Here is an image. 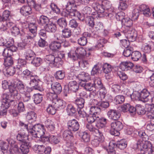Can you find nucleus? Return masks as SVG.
Instances as JSON below:
<instances>
[{"label": "nucleus", "mask_w": 154, "mask_h": 154, "mask_svg": "<svg viewBox=\"0 0 154 154\" xmlns=\"http://www.w3.org/2000/svg\"><path fill=\"white\" fill-rule=\"evenodd\" d=\"M29 131L33 137L40 138L39 140L43 143L47 144L50 141V136L45 134L44 126L40 124L34 125Z\"/></svg>", "instance_id": "nucleus-1"}, {"label": "nucleus", "mask_w": 154, "mask_h": 154, "mask_svg": "<svg viewBox=\"0 0 154 154\" xmlns=\"http://www.w3.org/2000/svg\"><path fill=\"white\" fill-rule=\"evenodd\" d=\"M17 89L20 93H24L26 89L25 85L23 82L19 81L16 83L14 81H11V85L10 86L9 92L11 94L14 96L15 100H19L21 99V96L20 93H18Z\"/></svg>", "instance_id": "nucleus-2"}, {"label": "nucleus", "mask_w": 154, "mask_h": 154, "mask_svg": "<svg viewBox=\"0 0 154 154\" xmlns=\"http://www.w3.org/2000/svg\"><path fill=\"white\" fill-rule=\"evenodd\" d=\"M138 133L139 136L142 138L144 142L140 143V142H138L137 143V147L139 148L140 146H142V149H143V151H142V152H144L145 154L147 151L148 149H150L151 147L152 144L150 142L147 141L149 139L148 136L143 131H138Z\"/></svg>", "instance_id": "nucleus-3"}, {"label": "nucleus", "mask_w": 154, "mask_h": 154, "mask_svg": "<svg viewBox=\"0 0 154 154\" xmlns=\"http://www.w3.org/2000/svg\"><path fill=\"white\" fill-rule=\"evenodd\" d=\"M14 98L13 95L4 94L2 96V107L8 109L11 104L16 105L17 101Z\"/></svg>", "instance_id": "nucleus-4"}, {"label": "nucleus", "mask_w": 154, "mask_h": 154, "mask_svg": "<svg viewBox=\"0 0 154 154\" xmlns=\"http://www.w3.org/2000/svg\"><path fill=\"white\" fill-rule=\"evenodd\" d=\"M63 16L65 17L71 18L73 17H76L79 20L83 21V17L81 13L76 9V8H71L69 9H66L62 13Z\"/></svg>", "instance_id": "nucleus-5"}, {"label": "nucleus", "mask_w": 154, "mask_h": 154, "mask_svg": "<svg viewBox=\"0 0 154 154\" xmlns=\"http://www.w3.org/2000/svg\"><path fill=\"white\" fill-rule=\"evenodd\" d=\"M69 77L70 80H73L76 79L79 81V82H81L82 84L87 82L90 79V75L87 73L84 72H81L77 76L74 74L73 72H71L69 75Z\"/></svg>", "instance_id": "nucleus-6"}, {"label": "nucleus", "mask_w": 154, "mask_h": 154, "mask_svg": "<svg viewBox=\"0 0 154 154\" xmlns=\"http://www.w3.org/2000/svg\"><path fill=\"white\" fill-rule=\"evenodd\" d=\"M86 128L91 132L94 136V138L103 141L104 140V137L102 132L100 130L96 129L93 127L91 124H87L86 125Z\"/></svg>", "instance_id": "nucleus-7"}, {"label": "nucleus", "mask_w": 154, "mask_h": 154, "mask_svg": "<svg viewBox=\"0 0 154 154\" xmlns=\"http://www.w3.org/2000/svg\"><path fill=\"white\" fill-rule=\"evenodd\" d=\"M85 54V50L82 47H78L75 51H72L68 53L69 56L74 60H76Z\"/></svg>", "instance_id": "nucleus-8"}, {"label": "nucleus", "mask_w": 154, "mask_h": 154, "mask_svg": "<svg viewBox=\"0 0 154 154\" xmlns=\"http://www.w3.org/2000/svg\"><path fill=\"white\" fill-rule=\"evenodd\" d=\"M111 129L110 130V133L112 135L117 136L119 134V131L123 128L122 123L119 121H117L112 122L111 124Z\"/></svg>", "instance_id": "nucleus-9"}, {"label": "nucleus", "mask_w": 154, "mask_h": 154, "mask_svg": "<svg viewBox=\"0 0 154 154\" xmlns=\"http://www.w3.org/2000/svg\"><path fill=\"white\" fill-rule=\"evenodd\" d=\"M123 32L126 37L130 41L133 42L136 40L137 33V32L133 28H130L128 29H124Z\"/></svg>", "instance_id": "nucleus-10"}, {"label": "nucleus", "mask_w": 154, "mask_h": 154, "mask_svg": "<svg viewBox=\"0 0 154 154\" xmlns=\"http://www.w3.org/2000/svg\"><path fill=\"white\" fill-rule=\"evenodd\" d=\"M67 127L69 130L75 132L79 130L80 125L77 120L73 119L69 120L67 122Z\"/></svg>", "instance_id": "nucleus-11"}, {"label": "nucleus", "mask_w": 154, "mask_h": 154, "mask_svg": "<svg viewBox=\"0 0 154 154\" xmlns=\"http://www.w3.org/2000/svg\"><path fill=\"white\" fill-rule=\"evenodd\" d=\"M150 92L146 89H143L140 93L138 94L139 100L144 102H147L149 100V95Z\"/></svg>", "instance_id": "nucleus-12"}, {"label": "nucleus", "mask_w": 154, "mask_h": 154, "mask_svg": "<svg viewBox=\"0 0 154 154\" xmlns=\"http://www.w3.org/2000/svg\"><path fill=\"white\" fill-rule=\"evenodd\" d=\"M95 9L97 12L98 14L100 15V14H102V16H106V14L107 13V11H106V9L101 5L97 2H94L93 4Z\"/></svg>", "instance_id": "nucleus-13"}, {"label": "nucleus", "mask_w": 154, "mask_h": 154, "mask_svg": "<svg viewBox=\"0 0 154 154\" xmlns=\"http://www.w3.org/2000/svg\"><path fill=\"white\" fill-rule=\"evenodd\" d=\"M98 106H91V111L93 109L98 110L97 112H100L101 110H103L107 108L109 106V103L107 101H101L98 103L97 104Z\"/></svg>", "instance_id": "nucleus-14"}, {"label": "nucleus", "mask_w": 154, "mask_h": 154, "mask_svg": "<svg viewBox=\"0 0 154 154\" xmlns=\"http://www.w3.org/2000/svg\"><path fill=\"white\" fill-rule=\"evenodd\" d=\"M52 104L57 110L63 109L66 105V102L60 99H55L54 102H52Z\"/></svg>", "instance_id": "nucleus-15"}, {"label": "nucleus", "mask_w": 154, "mask_h": 154, "mask_svg": "<svg viewBox=\"0 0 154 154\" xmlns=\"http://www.w3.org/2000/svg\"><path fill=\"white\" fill-rule=\"evenodd\" d=\"M37 76L33 75L30 79V85L32 87L30 89L32 90V88L35 90H40L41 88L38 85L39 80L36 78Z\"/></svg>", "instance_id": "nucleus-16"}, {"label": "nucleus", "mask_w": 154, "mask_h": 154, "mask_svg": "<svg viewBox=\"0 0 154 154\" xmlns=\"http://www.w3.org/2000/svg\"><path fill=\"white\" fill-rule=\"evenodd\" d=\"M107 115L108 117L113 120H116L120 118L121 114L118 111L115 109H110L107 112Z\"/></svg>", "instance_id": "nucleus-17"}, {"label": "nucleus", "mask_w": 154, "mask_h": 154, "mask_svg": "<svg viewBox=\"0 0 154 154\" xmlns=\"http://www.w3.org/2000/svg\"><path fill=\"white\" fill-rule=\"evenodd\" d=\"M91 34L88 32H85L82 36L78 40V44L81 46H84L88 42L87 37H90Z\"/></svg>", "instance_id": "nucleus-18"}, {"label": "nucleus", "mask_w": 154, "mask_h": 154, "mask_svg": "<svg viewBox=\"0 0 154 154\" xmlns=\"http://www.w3.org/2000/svg\"><path fill=\"white\" fill-rule=\"evenodd\" d=\"M51 89L56 94H60L62 91V87L60 84L58 82H55L52 83H50Z\"/></svg>", "instance_id": "nucleus-19"}, {"label": "nucleus", "mask_w": 154, "mask_h": 154, "mask_svg": "<svg viewBox=\"0 0 154 154\" xmlns=\"http://www.w3.org/2000/svg\"><path fill=\"white\" fill-rule=\"evenodd\" d=\"M68 91L66 93H69V91L75 92L78 90L79 88V84L75 81H72L69 82L68 85Z\"/></svg>", "instance_id": "nucleus-20"}, {"label": "nucleus", "mask_w": 154, "mask_h": 154, "mask_svg": "<svg viewBox=\"0 0 154 154\" xmlns=\"http://www.w3.org/2000/svg\"><path fill=\"white\" fill-rule=\"evenodd\" d=\"M49 21V18L47 16L43 15L40 16L37 19V22L39 25L44 27L48 24Z\"/></svg>", "instance_id": "nucleus-21"}, {"label": "nucleus", "mask_w": 154, "mask_h": 154, "mask_svg": "<svg viewBox=\"0 0 154 154\" xmlns=\"http://www.w3.org/2000/svg\"><path fill=\"white\" fill-rule=\"evenodd\" d=\"M122 24L125 26L124 29H128L130 28H133V24L132 20L129 18H125L122 21Z\"/></svg>", "instance_id": "nucleus-22"}, {"label": "nucleus", "mask_w": 154, "mask_h": 154, "mask_svg": "<svg viewBox=\"0 0 154 154\" xmlns=\"http://www.w3.org/2000/svg\"><path fill=\"white\" fill-rule=\"evenodd\" d=\"M99 112H94L93 114H90L88 116L87 118V121L88 123L90 124L92 123L95 121H97V119L99 118Z\"/></svg>", "instance_id": "nucleus-23"}, {"label": "nucleus", "mask_w": 154, "mask_h": 154, "mask_svg": "<svg viewBox=\"0 0 154 154\" xmlns=\"http://www.w3.org/2000/svg\"><path fill=\"white\" fill-rule=\"evenodd\" d=\"M20 12L22 15L26 16L32 13L31 7L29 6H23L20 9Z\"/></svg>", "instance_id": "nucleus-24"}, {"label": "nucleus", "mask_w": 154, "mask_h": 154, "mask_svg": "<svg viewBox=\"0 0 154 154\" xmlns=\"http://www.w3.org/2000/svg\"><path fill=\"white\" fill-rule=\"evenodd\" d=\"M133 66V64L130 62H125L122 63L120 65V68L122 71L127 70L131 69Z\"/></svg>", "instance_id": "nucleus-25"}, {"label": "nucleus", "mask_w": 154, "mask_h": 154, "mask_svg": "<svg viewBox=\"0 0 154 154\" xmlns=\"http://www.w3.org/2000/svg\"><path fill=\"white\" fill-rule=\"evenodd\" d=\"M29 143L26 142L22 143L20 147L22 154H27L29 151Z\"/></svg>", "instance_id": "nucleus-26"}, {"label": "nucleus", "mask_w": 154, "mask_h": 154, "mask_svg": "<svg viewBox=\"0 0 154 154\" xmlns=\"http://www.w3.org/2000/svg\"><path fill=\"white\" fill-rule=\"evenodd\" d=\"M107 120L104 118L97 119L96 126L99 129L104 127L107 123Z\"/></svg>", "instance_id": "nucleus-27"}, {"label": "nucleus", "mask_w": 154, "mask_h": 154, "mask_svg": "<svg viewBox=\"0 0 154 154\" xmlns=\"http://www.w3.org/2000/svg\"><path fill=\"white\" fill-rule=\"evenodd\" d=\"M139 10L146 16H149L151 14L149 8L144 5H142L139 6Z\"/></svg>", "instance_id": "nucleus-28"}, {"label": "nucleus", "mask_w": 154, "mask_h": 154, "mask_svg": "<svg viewBox=\"0 0 154 154\" xmlns=\"http://www.w3.org/2000/svg\"><path fill=\"white\" fill-rule=\"evenodd\" d=\"M27 138V136L24 131L20 130L19 131L18 133L17 137V139L20 141L22 143L27 142L26 139Z\"/></svg>", "instance_id": "nucleus-29"}, {"label": "nucleus", "mask_w": 154, "mask_h": 154, "mask_svg": "<svg viewBox=\"0 0 154 154\" xmlns=\"http://www.w3.org/2000/svg\"><path fill=\"white\" fill-rule=\"evenodd\" d=\"M10 17V12L8 10H5L3 12L2 16L0 15V22H5L8 20Z\"/></svg>", "instance_id": "nucleus-30"}, {"label": "nucleus", "mask_w": 154, "mask_h": 154, "mask_svg": "<svg viewBox=\"0 0 154 154\" xmlns=\"http://www.w3.org/2000/svg\"><path fill=\"white\" fill-rule=\"evenodd\" d=\"M72 131L70 130L65 131L63 133V136L64 140L70 141L73 138V136Z\"/></svg>", "instance_id": "nucleus-31"}, {"label": "nucleus", "mask_w": 154, "mask_h": 154, "mask_svg": "<svg viewBox=\"0 0 154 154\" xmlns=\"http://www.w3.org/2000/svg\"><path fill=\"white\" fill-rule=\"evenodd\" d=\"M94 85L95 88L98 90L104 89L105 87L101 83V80L99 78H96L94 81Z\"/></svg>", "instance_id": "nucleus-32"}, {"label": "nucleus", "mask_w": 154, "mask_h": 154, "mask_svg": "<svg viewBox=\"0 0 154 154\" xmlns=\"http://www.w3.org/2000/svg\"><path fill=\"white\" fill-rule=\"evenodd\" d=\"M35 54L31 50L26 51L24 53L23 56L26 60H30L32 59L34 57Z\"/></svg>", "instance_id": "nucleus-33"}, {"label": "nucleus", "mask_w": 154, "mask_h": 154, "mask_svg": "<svg viewBox=\"0 0 154 154\" xmlns=\"http://www.w3.org/2000/svg\"><path fill=\"white\" fill-rule=\"evenodd\" d=\"M49 47L53 51H57L61 48V43L57 41H53L50 45Z\"/></svg>", "instance_id": "nucleus-34"}, {"label": "nucleus", "mask_w": 154, "mask_h": 154, "mask_svg": "<svg viewBox=\"0 0 154 154\" xmlns=\"http://www.w3.org/2000/svg\"><path fill=\"white\" fill-rule=\"evenodd\" d=\"M44 28L46 31L49 32H55L57 29L56 25L52 23L48 24Z\"/></svg>", "instance_id": "nucleus-35"}, {"label": "nucleus", "mask_w": 154, "mask_h": 154, "mask_svg": "<svg viewBox=\"0 0 154 154\" xmlns=\"http://www.w3.org/2000/svg\"><path fill=\"white\" fill-rule=\"evenodd\" d=\"M79 84L82 86L85 89L88 91H92L94 88H95L94 84L90 83H86L85 82L82 84L81 82H79Z\"/></svg>", "instance_id": "nucleus-36"}, {"label": "nucleus", "mask_w": 154, "mask_h": 154, "mask_svg": "<svg viewBox=\"0 0 154 154\" xmlns=\"http://www.w3.org/2000/svg\"><path fill=\"white\" fill-rule=\"evenodd\" d=\"M53 63V67L59 68L62 66L63 63V61L60 57L58 56L56 57H54Z\"/></svg>", "instance_id": "nucleus-37"}, {"label": "nucleus", "mask_w": 154, "mask_h": 154, "mask_svg": "<svg viewBox=\"0 0 154 154\" xmlns=\"http://www.w3.org/2000/svg\"><path fill=\"white\" fill-rule=\"evenodd\" d=\"M66 110L68 115L71 116H73L76 112V108L71 104H69L67 105Z\"/></svg>", "instance_id": "nucleus-38"}, {"label": "nucleus", "mask_w": 154, "mask_h": 154, "mask_svg": "<svg viewBox=\"0 0 154 154\" xmlns=\"http://www.w3.org/2000/svg\"><path fill=\"white\" fill-rule=\"evenodd\" d=\"M75 102L78 108V109H82L84 107L85 101L83 98H77L75 100Z\"/></svg>", "instance_id": "nucleus-39"}, {"label": "nucleus", "mask_w": 154, "mask_h": 154, "mask_svg": "<svg viewBox=\"0 0 154 154\" xmlns=\"http://www.w3.org/2000/svg\"><path fill=\"white\" fill-rule=\"evenodd\" d=\"M102 6L106 9V11H109L111 12L112 9L111 8V4L110 2L107 0H104L102 2Z\"/></svg>", "instance_id": "nucleus-40"}, {"label": "nucleus", "mask_w": 154, "mask_h": 154, "mask_svg": "<svg viewBox=\"0 0 154 154\" xmlns=\"http://www.w3.org/2000/svg\"><path fill=\"white\" fill-rule=\"evenodd\" d=\"M57 23L59 26L62 28H65L67 26V22L66 19L61 18L58 19Z\"/></svg>", "instance_id": "nucleus-41"}, {"label": "nucleus", "mask_w": 154, "mask_h": 154, "mask_svg": "<svg viewBox=\"0 0 154 154\" xmlns=\"http://www.w3.org/2000/svg\"><path fill=\"white\" fill-rule=\"evenodd\" d=\"M151 47L150 45L147 43L143 44L141 47L142 51L145 53H149L151 51Z\"/></svg>", "instance_id": "nucleus-42"}, {"label": "nucleus", "mask_w": 154, "mask_h": 154, "mask_svg": "<svg viewBox=\"0 0 154 154\" xmlns=\"http://www.w3.org/2000/svg\"><path fill=\"white\" fill-rule=\"evenodd\" d=\"M102 68L103 72L106 74L110 72L113 69V67L110 64L107 63L103 65Z\"/></svg>", "instance_id": "nucleus-43"}, {"label": "nucleus", "mask_w": 154, "mask_h": 154, "mask_svg": "<svg viewBox=\"0 0 154 154\" xmlns=\"http://www.w3.org/2000/svg\"><path fill=\"white\" fill-rule=\"evenodd\" d=\"M55 78L57 80H62L64 79L65 74L62 70H59L56 72L54 75Z\"/></svg>", "instance_id": "nucleus-44"}, {"label": "nucleus", "mask_w": 154, "mask_h": 154, "mask_svg": "<svg viewBox=\"0 0 154 154\" xmlns=\"http://www.w3.org/2000/svg\"><path fill=\"white\" fill-rule=\"evenodd\" d=\"M54 56L52 54L47 55L46 56V62L48 63V66L53 67V63L54 59Z\"/></svg>", "instance_id": "nucleus-45"}, {"label": "nucleus", "mask_w": 154, "mask_h": 154, "mask_svg": "<svg viewBox=\"0 0 154 154\" xmlns=\"http://www.w3.org/2000/svg\"><path fill=\"white\" fill-rule=\"evenodd\" d=\"M32 59L31 63L35 66H38L42 63V60L40 57H34Z\"/></svg>", "instance_id": "nucleus-46"}, {"label": "nucleus", "mask_w": 154, "mask_h": 154, "mask_svg": "<svg viewBox=\"0 0 154 154\" xmlns=\"http://www.w3.org/2000/svg\"><path fill=\"white\" fill-rule=\"evenodd\" d=\"M116 146L120 149H123L126 147L127 143L125 140H122L118 142Z\"/></svg>", "instance_id": "nucleus-47"}, {"label": "nucleus", "mask_w": 154, "mask_h": 154, "mask_svg": "<svg viewBox=\"0 0 154 154\" xmlns=\"http://www.w3.org/2000/svg\"><path fill=\"white\" fill-rule=\"evenodd\" d=\"M42 95L39 93L34 94V102L36 104L40 103L42 101Z\"/></svg>", "instance_id": "nucleus-48"}, {"label": "nucleus", "mask_w": 154, "mask_h": 154, "mask_svg": "<svg viewBox=\"0 0 154 154\" xmlns=\"http://www.w3.org/2000/svg\"><path fill=\"white\" fill-rule=\"evenodd\" d=\"M85 21L86 24L91 27L94 26L95 24L94 20L93 17L91 16L87 17L85 18Z\"/></svg>", "instance_id": "nucleus-49"}, {"label": "nucleus", "mask_w": 154, "mask_h": 154, "mask_svg": "<svg viewBox=\"0 0 154 154\" xmlns=\"http://www.w3.org/2000/svg\"><path fill=\"white\" fill-rule=\"evenodd\" d=\"M45 146L43 145H35L34 146V149L36 152L40 154L44 153Z\"/></svg>", "instance_id": "nucleus-50"}, {"label": "nucleus", "mask_w": 154, "mask_h": 154, "mask_svg": "<svg viewBox=\"0 0 154 154\" xmlns=\"http://www.w3.org/2000/svg\"><path fill=\"white\" fill-rule=\"evenodd\" d=\"M141 54L140 52L138 51H135L132 53L131 57L134 61H137L141 57Z\"/></svg>", "instance_id": "nucleus-51"}, {"label": "nucleus", "mask_w": 154, "mask_h": 154, "mask_svg": "<svg viewBox=\"0 0 154 154\" xmlns=\"http://www.w3.org/2000/svg\"><path fill=\"white\" fill-rule=\"evenodd\" d=\"M147 75L149 77L150 81L149 84L151 86L154 87V71L149 70L147 72Z\"/></svg>", "instance_id": "nucleus-52"}, {"label": "nucleus", "mask_w": 154, "mask_h": 154, "mask_svg": "<svg viewBox=\"0 0 154 154\" xmlns=\"http://www.w3.org/2000/svg\"><path fill=\"white\" fill-rule=\"evenodd\" d=\"M77 6L75 4V0H69L66 6V9H69L74 8H76Z\"/></svg>", "instance_id": "nucleus-53"}, {"label": "nucleus", "mask_w": 154, "mask_h": 154, "mask_svg": "<svg viewBox=\"0 0 154 154\" xmlns=\"http://www.w3.org/2000/svg\"><path fill=\"white\" fill-rule=\"evenodd\" d=\"M136 112L139 115H144L146 112L143 106L140 104L136 105Z\"/></svg>", "instance_id": "nucleus-54"}, {"label": "nucleus", "mask_w": 154, "mask_h": 154, "mask_svg": "<svg viewBox=\"0 0 154 154\" xmlns=\"http://www.w3.org/2000/svg\"><path fill=\"white\" fill-rule=\"evenodd\" d=\"M100 92L99 95L98 97V100H102L105 98L107 93V91L106 88L104 89H101L99 90Z\"/></svg>", "instance_id": "nucleus-55"}, {"label": "nucleus", "mask_w": 154, "mask_h": 154, "mask_svg": "<svg viewBox=\"0 0 154 154\" xmlns=\"http://www.w3.org/2000/svg\"><path fill=\"white\" fill-rule=\"evenodd\" d=\"M13 63V60L11 57H8L4 58V64L6 67L11 66Z\"/></svg>", "instance_id": "nucleus-56"}, {"label": "nucleus", "mask_w": 154, "mask_h": 154, "mask_svg": "<svg viewBox=\"0 0 154 154\" xmlns=\"http://www.w3.org/2000/svg\"><path fill=\"white\" fill-rule=\"evenodd\" d=\"M62 33L65 38H69L72 35L71 30L68 28L63 29L62 30Z\"/></svg>", "instance_id": "nucleus-57"}, {"label": "nucleus", "mask_w": 154, "mask_h": 154, "mask_svg": "<svg viewBox=\"0 0 154 154\" xmlns=\"http://www.w3.org/2000/svg\"><path fill=\"white\" fill-rule=\"evenodd\" d=\"M125 100L124 97L122 95H118L116 96L114 98V100L116 104L122 103L124 102Z\"/></svg>", "instance_id": "nucleus-58"}, {"label": "nucleus", "mask_w": 154, "mask_h": 154, "mask_svg": "<svg viewBox=\"0 0 154 154\" xmlns=\"http://www.w3.org/2000/svg\"><path fill=\"white\" fill-rule=\"evenodd\" d=\"M81 138L83 141L85 142H88L90 140V135L85 132H84L81 133Z\"/></svg>", "instance_id": "nucleus-59"}, {"label": "nucleus", "mask_w": 154, "mask_h": 154, "mask_svg": "<svg viewBox=\"0 0 154 154\" xmlns=\"http://www.w3.org/2000/svg\"><path fill=\"white\" fill-rule=\"evenodd\" d=\"M55 38L58 41V42L63 43L66 41V38L63 36V34H60L59 33H57L55 35Z\"/></svg>", "instance_id": "nucleus-60"}, {"label": "nucleus", "mask_w": 154, "mask_h": 154, "mask_svg": "<svg viewBox=\"0 0 154 154\" xmlns=\"http://www.w3.org/2000/svg\"><path fill=\"white\" fill-rule=\"evenodd\" d=\"M130 107V104H129L125 103L119 107V108L120 111L125 112L128 111Z\"/></svg>", "instance_id": "nucleus-61"}, {"label": "nucleus", "mask_w": 154, "mask_h": 154, "mask_svg": "<svg viewBox=\"0 0 154 154\" xmlns=\"http://www.w3.org/2000/svg\"><path fill=\"white\" fill-rule=\"evenodd\" d=\"M53 104L49 105L48 107L47 108L46 110L47 112L49 114L53 115L56 113V109L53 106Z\"/></svg>", "instance_id": "nucleus-62"}, {"label": "nucleus", "mask_w": 154, "mask_h": 154, "mask_svg": "<svg viewBox=\"0 0 154 154\" xmlns=\"http://www.w3.org/2000/svg\"><path fill=\"white\" fill-rule=\"evenodd\" d=\"M133 50V48L131 47L127 48L124 50L123 55L125 57H128L131 54Z\"/></svg>", "instance_id": "nucleus-63"}, {"label": "nucleus", "mask_w": 154, "mask_h": 154, "mask_svg": "<svg viewBox=\"0 0 154 154\" xmlns=\"http://www.w3.org/2000/svg\"><path fill=\"white\" fill-rule=\"evenodd\" d=\"M16 69L12 66H9L6 69V74L10 76L13 75L15 73Z\"/></svg>", "instance_id": "nucleus-64"}]
</instances>
